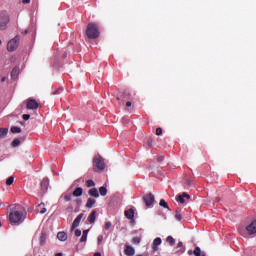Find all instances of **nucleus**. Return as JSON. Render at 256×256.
<instances>
[{"label": "nucleus", "mask_w": 256, "mask_h": 256, "mask_svg": "<svg viewBox=\"0 0 256 256\" xmlns=\"http://www.w3.org/2000/svg\"><path fill=\"white\" fill-rule=\"evenodd\" d=\"M27 33H28V31H27V30H25L24 35H27Z\"/></svg>", "instance_id": "864d4df0"}, {"label": "nucleus", "mask_w": 256, "mask_h": 256, "mask_svg": "<svg viewBox=\"0 0 256 256\" xmlns=\"http://www.w3.org/2000/svg\"><path fill=\"white\" fill-rule=\"evenodd\" d=\"M166 243H169V245L173 247V245H175V238H173L172 236H168L166 238Z\"/></svg>", "instance_id": "a878e982"}, {"label": "nucleus", "mask_w": 256, "mask_h": 256, "mask_svg": "<svg viewBox=\"0 0 256 256\" xmlns=\"http://www.w3.org/2000/svg\"><path fill=\"white\" fill-rule=\"evenodd\" d=\"M161 243L162 240L160 237L155 238L152 244L153 251H159V245H161Z\"/></svg>", "instance_id": "ddd939ff"}, {"label": "nucleus", "mask_w": 256, "mask_h": 256, "mask_svg": "<svg viewBox=\"0 0 256 256\" xmlns=\"http://www.w3.org/2000/svg\"><path fill=\"white\" fill-rule=\"evenodd\" d=\"M83 213H80L75 220L72 223V227H71V231H75V229H77V227H79V223H81V219H83Z\"/></svg>", "instance_id": "9d476101"}, {"label": "nucleus", "mask_w": 256, "mask_h": 256, "mask_svg": "<svg viewBox=\"0 0 256 256\" xmlns=\"http://www.w3.org/2000/svg\"><path fill=\"white\" fill-rule=\"evenodd\" d=\"M175 219H177V221H181L183 219V216L181 215V212H179V210L176 211Z\"/></svg>", "instance_id": "473e14b6"}, {"label": "nucleus", "mask_w": 256, "mask_h": 256, "mask_svg": "<svg viewBox=\"0 0 256 256\" xmlns=\"http://www.w3.org/2000/svg\"><path fill=\"white\" fill-rule=\"evenodd\" d=\"M26 109L30 111H35L36 109H39V104L35 99L29 98L26 100Z\"/></svg>", "instance_id": "39448f33"}, {"label": "nucleus", "mask_w": 256, "mask_h": 256, "mask_svg": "<svg viewBox=\"0 0 256 256\" xmlns=\"http://www.w3.org/2000/svg\"><path fill=\"white\" fill-rule=\"evenodd\" d=\"M17 47H19V36L14 37L7 44L8 51H16Z\"/></svg>", "instance_id": "20e7f679"}, {"label": "nucleus", "mask_w": 256, "mask_h": 256, "mask_svg": "<svg viewBox=\"0 0 256 256\" xmlns=\"http://www.w3.org/2000/svg\"><path fill=\"white\" fill-rule=\"evenodd\" d=\"M186 183H187V185L190 186L191 185V180H187Z\"/></svg>", "instance_id": "a18cd8bd"}, {"label": "nucleus", "mask_w": 256, "mask_h": 256, "mask_svg": "<svg viewBox=\"0 0 256 256\" xmlns=\"http://www.w3.org/2000/svg\"><path fill=\"white\" fill-rule=\"evenodd\" d=\"M60 91H63V88H59L58 90L54 91V92H53V95H58V93H59Z\"/></svg>", "instance_id": "79ce46f5"}, {"label": "nucleus", "mask_w": 256, "mask_h": 256, "mask_svg": "<svg viewBox=\"0 0 256 256\" xmlns=\"http://www.w3.org/2000/svg\"><path fill=\"white\" fill-rule=\"evenodd\" d=\"M103 243V235L98 236V245H101Z\"/></svg>", "instance_id": "ea45409f"}, {"label": "nucleus", "mask_w": 256, "mask_h": 256, "mask_svg": "<svg viewBox=\"0 0 256 256\" xmlns=\"http://www.w3.org/2000/svg\"><path fill=\"white\" fill-rule=\"evenodd\" d=\"M22 3L24 4L31 3V0H23Z\"/></svg>", "instance_id": "37998d69"}, {"label": "nucleus", "mask_w": 256, "mask_h": 256, "mask_svg": "<svg viewBox=\"0 0 256 256\" xmlns=\"http://www.w3.org/2000/svg\"><path fill=\"white\" fill-rule=\"evenodd\" d=\"M118 101H122L123 103L126 102V107H131V94L124 93L121 97H117Z\"/></svg>", "instance_id": "6e6552de"}, {"label": "nucleus", "mask_w": 256, "mask_h": 256, "mask_svg": "<svg viewBox=\"0 0 256 256\" xmlns=\"http://www.w3.org/2000/svg\"><path fill=\"white\" fill-rule=\"evenodd\" d=\"M63 197L65 201H71V199L73 198V194L66 192L64 193Z\"/></svg>", "instance_id": "cd10ccee"}, {"label": "nucleus", "mask_w": 256, "mask_h": 256, "mask_svg": "<svg viewBox=\"0 0 256 256\" xmlns=\"http://www.w3.org/2000/svg\"><path fill=\"white\" fill-rule=\"evenodd\" d=\"M132 243H134V245H139V243H141V238L140 237H134L132 239Z\"/></svg>", "instance_id": "72a5a7b5"}, {"label": "nucleus", "mask_w": 256, "mask_h": 256, "mask_svg": "<svg viewBox=\"0 0 256 256\" xmlns=\"http://www.w3.org/2000/svg\"><path fill=\"white\" fill-rule=\"evenodd\" d=\"M194 255L195 256H205V252H201V248L197 246L194 250Z\"/></svg>", "instance_id": "b1692460"}, {"label": "nucleus", "mask_w": 256, "mask_h": 256, "mask_svg": "<svg viewBox=\"0 0 256 256\" xmlns=\"http://www.w3.org/2000/svg\"><path fill=\"white\" fill-rule=\"evenodd\" d=\"M19 145H21V140H19L18 138H15L12 141V147H19Z\"/></svg>", "instance_id": "7c9ffc66"}, {"label": "nucleus", "mask_w": 256, "mask_h": 256, "mask_svg": "<svg viewBox=\"0 0 256 256\" xmlns=\"http://www.w3.org/2000/svg\"><path fill=\"white\" fill-rule=\"evenodd\" d=\"M73 197H81V195H83V188L78 187L76 188L73 193H72Z\"/></svg>", "instance_id": "6ab92c4d"}, {"label": "nucleus", "mask_w": 256, "mask_h": 256, "mask_svg": "<svg viewBox=\"0 0 256 256\" xmlns=\"http://www.w3.org/2000/svg\"><path fill=\"white\" fill-rule=\"evenodd\" d=\"M15 181V177L10 176L7 180H6V185L10 186L12 183H14Z\"/></svg>", "instance_id": "2f4dec72"}, {"label": "nucleus", "mask_w": 256, "mask_h": 256, "mask_svg": "<svg viewBox=\"0 0 256 256\" xmlns=\"http://www.w3.org/2000/svg\"><path fill=\"white\" fill-rule=\"evenodd\" d=\"M57 239L59 241H65L67 239V233L66 232H58Z\"/></svg>", "instance_id": "5701e85b"}, {"label": "nucleus", "mask_w": 256, "mask_h": 256, "mask_svg": "<svg viewBox=\"0 0 256 256\" xmlns=\"http://www.w3.org/2000/svg\"><path fill=\"white\" fill-rule=\"evenodd\" d=\"M156 135H163V129L157 128L156 129Z\"/></svg>", "instance_id": "58836bf2"}, {"label": "nucleus", "mask_w": 256, "mask_h": 256, "mask_svg": "<svg viewBox=\"0 0 256 256\" xmlns=\"http://www.w3.org/2000/svg\"><path fill=\"white\" fill-rule=\"evenodd\" d=\"M111 222H106L105 225H104V229L105 231H109V229H111Z\"/></svg>", "instance_id": "e433bc0d"}, {"label": "nucleus", "mask_w": 256, "mask_h": 256, "mask_svg": "<svg viewBox=\"0 0 256 256\" xmlns=\"http://www.w3.org/2000/svg\"><path fill=\"white\" fill-rule=\"evenodd\" d=\"M27 219V212L21 205H13L8 215V221L11 225H21Z\"/></svg>", "instance_id": "f257e3e1"}, {"label": "nucleus", "mask_w": 256, "mask_h": 256, "mask_svg": "<svg viewBox=\"0 0 256 256\" xmlns=\"http://www.w3.org/2000/svg\"><path fill=\"white\" fill-rule=\"evenodd\" d=\"M246 231L248 235H255L256 234V220L252 221L247 227Z\"/></svg>", "instance_id": "1a4fd4ad"}, {"label": "nucleus", "mask_w": 256, "mask_h": 256, "mask_svg": "<svg viewBox=\"0 0 256 256\" xmlns=\"http://www.w3.org/2000/svg\"><path fill=\"white\" fill-rule=\"evenodd\" d=\"M22 119H24V121H29V119H31V115H29V114H24V115L22 116Z\"/></svg>", "instance_id": "4c0bfd02"}, {"label": "nucleus", "mask_w": 256, "mask_h": 256, "mask_svg": "<svg viewBox=\"0 0 256 256\" xmlns=\"http://www.w3.org/2000/svg\"><path fill=\"white\" fill-rule=\"evenodd\" d=\"M10 131L11 133H21V128L18 126H12Z\"/></svg>", "instance_id": "c756f323"}, {"label": "nucleus", "mask_w": 256, "mask_h": 256, "mask_svg": "<svg viewBox=\"0 0 256 256\" xmlns=\"http://www.w3.org/2000/svg\"><path fill=\"white\" fill-rule=\"evenodd\" d=\"M75 237H81V230L79 229L75 230Z\"/></svg>", "instance_id": "a19ab883"}, {"label": "nucleus", "mask_w": 256, "mask_h": 256, "mask_svg": "<svg viewBox=\"0 0 256 256\" xmlns=\"http://www.w3.org/2000/svg\"><path fill=\"white\" fill-rule=\"evenodd\" d=\"M47 241V238L45 237V235H41L40 237V245H45V242Z\"/></svg>", "instance_id": "c9c22d12"}, {"label": "nucleus", "mask_w": 256, "mask_h": 256, "mask_svg": "<svg viewBox=\"0 0 256 256\" xmlns=\"http://www.w3.org/2000/svg\"><path fill=\"white\" fill-rule=\"evenodd\" d=\"M137 256H143L142 254H139V255H137Z\"/></svg>", "instance_id": "5fc2aeb1"}, {"label": "nucleus", "mask_w": 256, "mask_h": 256, "mask_svg": "<svg viewBox=\"0 0 256 256\" xmlns=\"http://www.w3.org/2000/svg\"><path fill=\"white\" fill-rule=\"evenodd\" d=\"M162 160H163V157L158 158V161H162Z\"/></svg>", "instance_id": "603ef678"}, {"label": "nucleus", "mask_w": 256, "mask_h": 256, "mask_svg": "<svg viewBox=\"0 0 256 256\" xmlns=\"http://www.w3.org/2000/svg\"><path fill=\"white\" fill-rule=\"evenodd\" d=\"M95 203H97V201L93 198H88L87 202H86V207L87 209H91Z\"/></svg>", "instance_id": "aec40b11"}, {"label": "nucleus", "mask_w": 256, "mask_h": 256, "mask_svg": "<svg viewBox=\"0 0 256 256\" xmlns=\"http://www.w3.org/2000/svg\"><path fill=\"white\" fill-rule=\"evenodd\" d=\"M94 256H101V253L96 252V253L94 254Z\"/></svg>", "instance_id": "49530a36"}, {"label": "nucleus", "mask_w": 256, "mask_h": 256, "mask_svg": "<svg viewBox=\"0 0 256 256\" xmlns=\"http://www.w3.org/2000/svg\"><path fill=\"white\" fill-rule=\"evenodd\" d=\"M86 187H95V182L93 180H87Z\"/></svg>", "instance_id": "f704fd0d"}, {"label": "nucleus", "mask_w": 256, "mask_h": 256, "mask_svg": "<svg viewBox=\"0 0 256 256\" xmlns=\"http://www.w3.org/2000/svg\"><path fill=\"white\" fill-rule=\"evenodd\" d=\"M20 69L18 66L14 67L11 71V79H17L19 77Z\"/></svg>", "instance_id": "dca6fc26"}, {"label": "nucleus", "mask_w": 256, "mask_h": 256, "mask_svg": "<svg viewBox=\"0 0 256 256\" xmlns=\"http://www.w3.org/2000/svg\"><path fill=\"white\" fill-rule=\"evenodd\" d=\"M38 211L41 213V215L47 213V208H45V203H40L37 206Z\"/></svg>", "instance_id": "412c9836"}, {"label": "nucleus", "mask_w": 256, "mask_h": 256, "mask_svg": "<svg viewBox=\"0 0 256 256\" xmlns=\"http://www.w3.org/2000/svg\"><path fill=\"white\" fill-rule=\"evenodd\" d=\"M86 35L88 39H98L100 32H99V26L97 24L91 22L87 25L86 29Z\"/></svg>", "instance_id": "f03ea898"}, {"label": "nucleus", "mask_w": 256, "mask_h": 256, "mask_svg": "<svg viewBox=\"0 0 256 256\" xmlns=\"http://www.w3.org/2000/svg\"><path fill=\"white\" fill-rule=\"evenodd\" d=\"M185 199H191V196L189 194L185 193V192L176 197V201L178 203H182V204L185 203Z\"/></svg>", "instance_id": "9b49d317"}, {"label": "nucleus", "mask_w": 256, "mask_h": 256, "mask_svg": "<svg viewBox=\"0 0 256 256\" xmlns=\"http://www.w3.org/2000/svg\"><path fill=\"white\" fill-rule=\"evenodd\" d=\"M159 205H160V207H163L164 209H169V204H167L165 199H161Z\"/></svg>", "instance_id": "c85d7f7f"}, {"label": "nucleus", "mask_w": 256, "mask_h": 256, "mask_svg": "<svg viewBox=\"0 0 256 256\" xmlns=\"http://www.w3.org/2000/svg\"><path fill=\"white\" fill-rule=\"evenodd\" d=\"M55 256H63L62 253H57Z\"/></svg>", "instance_id": "3c124183"}, {"label": "nucleus", "mask_w": 256, "mask_h": 256, "mask_svg": "<svg viewBox=\"0 0 256 256\" xmlns=\"http://www.w3.org/2000/svg\"><path fill=\"white\" fill-rule=\"evenodd\" d=\"M177 247H183V242H178Z\"/></svg>", "instance_id": "c03bdc74"}, {"label": "nucleus", "mask_w": 256, "mask_h": 256, "mask_svg": "<svg viewBox=\"0 0 256 256\" xmlns=\"http://www.w3.org/2000/svg\"><path fill=\"white\" fill-rule=\"evenodd\" d=\"M87 235H89V230H84L80 238V243H87Z\"/></svg>", "instance_id": "4be33fe9"}, {"label": "nucleus", "mask_w": 256, "mask_h": 256, "mask_svg": "<svg viewBox=\"0 0 256 256\" xmlns=\"http://www.w3.org/2000/svg\"><path fill=\"white\" fill-rule=\"evenodd\" d=\"M124 253L126 256H133L135 255V248L130 245H125Z\"/></svg>", "instance_id": "f8f14e48"}, {"label": "nucleus", "mask_w": 256, "mask_h": 256, "mask_svg": "<svg viewBox=\"0 0 256 256\" xmlns=\"http://www.w3.org/2000/svg\"><path fill=\"white\" fill-rule=\"evenodd\" d=\"M99 193H100V195H101L102 197H105V195H107V187L101 186V187L99 188Z\"/></svg>", "instance_id": "393cba45"}, {"label": "nucleus", "mask_w": 256, "mask_h": 256, "mask_svg": "<svg viewBox=\"0 0 256 256\" xmlns=\"http://www.w3.org/2000/svg\"><path fill=\"white\" fill-rule=\"evenodd\" d=\"M189 255H193V251L189 250L188 251Z\"/></svg>", "instance_id": "8fccbe9b"}, {"label": "nucleus", "mask_w": 256, "mask_h": 256, "mask_svg": "<svg viewBox=\"0 0 256 256\" xmlns=\"http://www.w3.org/2000/svg\"><path fill=\"white\" fill-rule=\"evenodd\" d=\"M1 43H2V42H1V40H0V45H1Z\"/></svg>", "instance_id": "6e6d98bb"}, {"label": "nucleus", "mask_w": 256, "mask_h": 256, "mask_svg": "<svg viewBox=\"0 0 256 256\" xmlns=\"http://www.w3.org/2000/svg\"><path fill=\"white\" fill-rule=\"evenodd\" d=\"M9 129L7 128H0V138L7 136Z\"/></svg>", "instance_id": "bb28decb"}, {"label": "nucleus", "mask_w": 256, "mask_h": 256, "mask_svg": "<svg viewBox=\"0 0 256 256\" xmlns=\"http://www.w3.org/2000/svg\"><path fill=\"white\" fill-rule=\"evenodd\" d=\"M1 82L5 83V77H2Z\"/></svg>", "instance_id": "09e8293b"}, {"label": "nucleus", "mask_w": 256, "mask_h": 256, "mask_svg": "<svg viewBox=\"0 0 256 256\" xmlns=\"http://www.w3.org/2000/svg\"><path fill=\"white\" fill-rule=\"evenodd\" d=\"M96 219H97V211L93 210L88 216V221L89 223L93 224L95 223Z\"/></svg>", "instance_id": "2eb2a0df"}, {"label": "nucleus", "mask_w": 256, "mask_h": 256, "mask_svg": "<svg viewBox=\"0 0 256 256\" xmlns=\"http://www.w3.org/2000/svg\"><path fill=\"white\" fill-rule=\"evenodd\" d=\"M143 201L146 205V207H151L153 203H155V195L148 193L143 196Z\"/></svg>", "instance_id": "423d86ee"}, {"label": "nucleus", "mask_w": 256, "mask_h": 256, "mask_svg": "<svg viewBox=\"0 0 256 256\" xmlns=\"http://www.w3.org/2000/svg\"><path fill=\"white\" fill-rule=\"evenodd\" d=\"M8 24H9V16L0 15V31H4V29H7Z\"/></svg>", "instance_id": "0eeeda50"}, {"label": "nucleus", "mask_w": 256, "mask_h": 256, "mask_svg": "<svg viewBox=\"0 0 256 256\" xmlns=\"http://www.w3.org/2000/svg\"><path fill=\"white\" fill-rule=\"evenodd\" d=\"M94 171L96 173H101V171H105V160L101 156H96L93 160Z\"/></svg>", "instance_id": "7ed1b4c3"}, {"label": "nucleus", "mask_w": 256, "mask_h": 256, "mask_svg": "<svg viewBox=\"0 0 256 256\" xmlns=\"http://www.w3.org/2000/svg\"><path fill=\"white\" fill-rule=\"evenodd\" d=\"M41 189L44 192L47 191V189H49V179L45 178V179L42 180Z\"/></svg>", "instance_id": "f3484780"}, {"label": "nucleus", "mask_w": 256, "mask_h": 256, "mask_svg": "<svg viewBox=\"0 0 256 256\" xmlns=\"http://www.w3.org/2000/svg\"><path fill=\"white\" fill-rule=\"evenodd\" d=\"M124 215L127 219H134L135 217V210L132 208L125 210Z\"/></svg>", "instance_id": "4468645a"}, {"label": "nucleus", "mask_w": 256, "mask_h": 256, "mask_svg": "<svg viewBox=\"0 0 256 256\" xmlns=\"http://www.w3.org/2000/svg\"><path fill=\"white\" fill-rule=\"evenodd\" d=\"M88 194L90 195V197H94L95 199H97L99 197V190H97V188H92L88 191Z\"/></svg>", "instance_id": "a211bd4d"}, {"label": "nucleus", "mask_w": 256, "mask_h": 256, "mask_svg": "<svg viewBox=\"0 0 256 256\" xmlns=\"http://www.w3.org/2000/svg\"><path fill=\"white\" fill-rule=\"evenodd\" d=\"M151 143H153V140H148V145L151 146Z\"/></svg>", "instance_id": "de8ad7c7"}]
</instances>
